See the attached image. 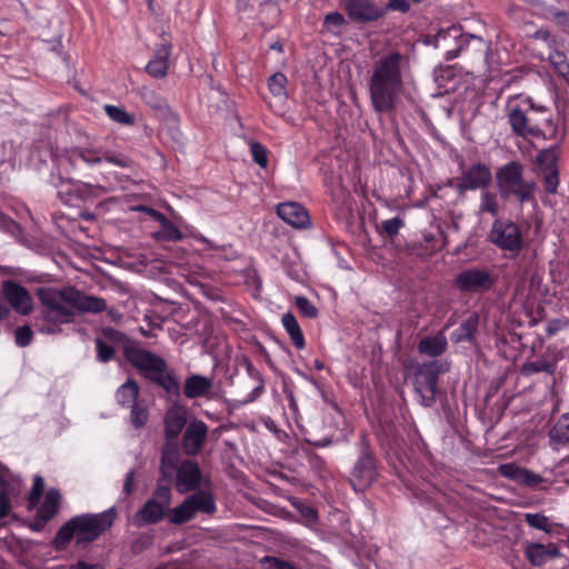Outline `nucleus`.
I'll list each match as a JSON object with an SVG mask.
<instances>
[{"label": "nucleus", "instance_id": "nucleus-1", "mask_svg": "<svg viewBox=\"0 0 569 569\" xmlns=\"http://www.w3.org/2000/svg\"><path fill=\"white\" fill-rule=\"evenodd\" d=\"M370 102L376 112L391 113L403 88L402 56L390 52L378 59L368 81Z\"/></svg>", "mask_w": 569, "mask_h": 569}, {"label": "nucleus", "instance_id": "nucleus-2", "mask_svg": "<svg viewBox=\"0 0 569 569\" xmlns=\"http://www.w3.org/2000/svg\"><path fill=\"white\" fill-rule=\"evenodd\" d=\"M116 517L114 508L99 513L74 516L59 528L51 540V547L57 551H64L73 539L77 546L91 543L113 526Z\"/></svg>", "mask_w": 569, "mask_h": 569}, {"label": "nucleus", "instance_id": "nucleus-3", "mask_svg": "<svg viewBox=\"0 0 569 569\" xmlns=\"http://www.w3.org/2000/svg\"><path fill=\"white\" fill-rule=\"evenodd\" d=\"M72 286L62 289L50 287L39 288L38 297L42 305L44 325L40 331L46 335H56L61 331V326L71 323L76 318V308L72 306Z\"/></svg>", "mask_w": 569, "mask_h": 569}, {"label": "nucleus", "instance_id": "nucleus-4", "mask_svg": "<svg viewBox=\"0 0 569 569\" xmlns=\"http://www.w3.org/2000/svg\"><path fill=\"white\" fill-rule=\"evenodd\" d=\"M124 357L147 379L164 391H179V380L160 356L139 346L130 345L124 348Z\"/></svg>", "mask_w": 569, "mask_h": 569}, {"label": "nucleus", "instance_id": "nucleus-5", "mask_svg": "<svg viewBox=\"0 0 569 569\" xmlns=\"http://www.w3.org/2000/svg\"><path fill=\"white\" fill-rule=\"evenodd\" d=\"M546 111L543 106H536L528 97H510L507 101L508 122L512 132L522 138H546L538 121L532 117V113Z\"/></svg>", "mask_w": 569, "mask_h": 569}, {"label": "nucleus", "instance_id": "nucleus-6", "mask_svg": "<svg viewBox=\"0 0 569 569\" xmlns=\"http://www.w3.org/2000/svg\"><path fill=\"white\" fill-rule=\"evenodd\" d=\"M501 196L516 197L520 202L529 201L536 190L535 181L523 179V167L517 161L502 166L496 173Z\"/></svg>", "mask_w": 569, "mask_h": 569}, {"label": "nucleus", "instance_id": "nucleus-7", "mask_svg": "<svg viewBox=\"0 0 569 569\" xmlns=\"http://www.w3.org/2000/svg\"><path fill=\"white\" fill-rule=\"evenodd\" d=\"M378 476L377 459L368 442L363 439L362 451L350 472L349 482L355 491L363 492L371 487Z\"/></svg>", "mask_w": 569, "mask_h": 569}, {"label": "nucleus", "instance_id": "nucleus-8", "mask_svg": "<svg viewBox=\"0 0 569 569\" xmlns=\"http://www.w3.org/2000/svg\"><path fill=\"white\" fill-rule=\"evenodd\" d=\"M492 243L502 250L518 252L522 248L519 228L509 220H496L489 233Z\"/></svg>", "mask_w": 569, "mask_h": 569}, {"label": "nucleus", "instance_id": "nucleus-9", "mask_svg": "<svg viewBox=\"0 0 569 569\" xmlns=\"http://www.w3.org/2000/svg\"><path fill=\"white\" fill-rule=\"evenodd\" d=\"M455 282L460 291L483 292L493 287L496 279L487 269L470 268L458 273Z\"/></svg>", "mask_w": 569, "mask_h": 569}, {"label": "nucleus", "instance_id": "nucleus-10", "mask_svg": "<svg viewBox=\"0 0 569 569\" xmlns=\"http://www.w3.org/2000/svg\"><path fill=\"white\" fill-rule=\"evenodd\" d=\"M558 147H551L541 150L536 158V163L540 174L543 178V186L547 192L556 193L559 184V170H558Z\"/></svg>", "mask_w": 569, "mask_h": 569}, {"label": "nucleus", "instance_id": "nucleus-11", "mask_svg": "<svg viewBox=\"0 0 569 569\" xmlns=\"http://www.w3.org/2000/svg\"><path fill=\"white\" fill-rule=\"evenodd\" d=\"M340 4L349 19L358 23L377 21L386 16V9H381L372 0H340Z\"/></svg>", "mask_w": 569, "mask_h": 569}, {"label": "nucleus", "instance_id": "nucleus-12", "mask_svg": "<svg viewBox=\"0 0 569 569\" xmlns=\"http://www.w3.org/2000/svg\"><path fill=\"white\" fill-rule=\"evenodd\" d=\"M390 396L391 393H368L367 400L388 436H392L395 432L393 419L397 417V408L390 401Z\"/></svg>", "mask_w": 569, "mask_h": 569}, {"label": "nucleus", "instance_id": "nucleus-13", "mask_svg": "<svg viewBox=\"0 0 569 569\" xmlns=\"http://www.w3.org/2000/svg\"><path fill=\"white\" fill-rule=\"evenodd\" d=\"M491 170L483 163H476L462 171L456 180V189L463 193L467 190H476L487 187L491 182Z\"/></svg>", "mask_w": 569, "mask_h": 569}, {"label": "nucleus", "instance_id": "nucleus-14", "mask_svg": "<svg viewBox=\"0 0 569 569\" xmlns=\"http://www.w3.org/2000/svg\"><path fill=\"white\" fill-rule=\"evenodd\" d=\"M202 472L197 461L183 460L177 468L176 488L179 492L196 490L201 482Z\"/></svg>", "mask_w": 569, "mask_h": 569}, {"label": "nucleus", "instance_id": "nucleus-15", "mask_svg": "<svg viewBox=\"0 0 569 569\" xmlns=\"http://www.w3.org/2000/svg\"><path fill=\"white\" fill-rule=\"evenodd\" d=\"M499 472L502 477L516 482L517 485L530 489L539 488L543 482L541 475L512 462L500 465Z\"/></svg>", "mask_w": 569, "mask_h": 569}, {"label": "nucleus", "instance_id": "nucleus-16", "mask_svg": "<svg viewBox=\"0 0 569 569\" xmlns=\"http://www.w3.org/2000/svg\"><path fill=\"white\" fill-rule=\"evenodd\" d=\"M2 290L7 301L18 313L28 315L32 311V299L24 287L12 280H6L2 283Z\"/></svg>", "mask_w": 569, "mask_h": 569}, {"label": "nucleus", "instance_id": "nucleus-17", "mask_svg": "<svg viewBox=\"0 0 569 569\" xmlns=\"http://www.w3.org/2000/svg\"><path fill=\"white\" fill-rule=\"evenodd\" d=\"M208 435V427L201 420L191 421L182 436V448L189 456L200 452Z\"/></svg>", "mask_w": 569, "mask_h": 569}, {"label": "nucleus", "instance_id": "nucleus-18", "mask_svg": "<svg viewBox=\"0 0 569 569\" xmlns=\"http://www.w3.org/2000/svg\"><path fill=\"white\" fill-rule=\"evenodd\" d=\"M475 38L472 34H462L460 28L458 27H449L446 30H440L435 38L436 47H446V42L450 39L457 42L455 48L448 49L446 52V59L452 60L459 56V52L462 50L463 46H466L470 39Z\"/></svg>", "mask_w": 569, "mask_h": 569}, {"label": "nucleus", "instance_id": "nucleus-19", "mask_svg": "<svg viewBox=\"0 0 569 569\" xmlns=\"http://www.w3.org/2000/svg\"><path fill=\"white\" fill-rule=\"evenodd\" d=\"M168 510L156 500L148 499L143 506L136 512L133 523L137 527L154 525L168 517Z\"/></svg>", "mask_w": 569, "mask_h": 569}, {"label": "nucleus", "instance_id": "nucleus-20", "mask_svg": "<svg viewBox=\"0 0 569 569\" xmlns=\"http://www.w3.org/2000/svg\"><path fill=\"white\" fill-rule=\"evenodd\" d=\"M277 213L284 222L295 228H303L309 223L307 210L297 202L280 203Z\"/></svg>", "mask_w": 569, "mask_h": 569}, {"label": "nucleus", "instance_id": "nucleus-21", "mask_svg": "<svg viewBox=\"0 0 569 569\" xmlns=\"http://www.w3.org/2000/svg\"><path fill=\"white\" fill-rule=\"evenodd\" d=\"M171 43L162 42L154 52V57L146 66V71L153 78H163L168 73Z\"/></svg>", "mask_w": 569, "mask_h": 569}, {"label": "nucleus", "instance_id": "nucleus-22", "mask_svg": "<svg viewBox=\"0 0 569 569\" xmlns=\"http://www.w3.org/2000/svg\"><path fill=\"white\" fill-rule=\"evenodd\" d=\"M72 306L80 312L100 313L107 310V301L102 298L88 296L82 293L77 288L72 287Z\"/></svg>", "mask_w": 569, "mask_h": 569}, {"label": "nucleus", "instance_id": "nucleus-23", "mask_svg": "<svg viewBox=\"0 0 569 569\" xmlns=\"http://www.w3.org/2000/svg\"><path fill=\"white\" fill-rule=\"evenodd\" d=\"M525 552L530 563L536 567H541L548 559L559 556V549L555 543H529Z\"/></svg>", "mask_w": 569, "mask_h": 569}, {"label": "nucleus", "instance_id": "nucleus-24", "mask_svg": "<svg viewBox=\"0 0 569 569\" xmlns=\"http://www.w3.org/2000/svg\"><path fill=\"white\" fill-rule=\"evenodd\" d=\"M60 501L61 495L59 490L50 488L47 491L44 501L38 508V520H41L39 528H43V526L57 515L60 507Z\"/></svg>", "mask_w": 569, "mask_h": 569}, {"label": "nucleus", "instance_id": "nucleus-25", "mask_svg": "<svg viewBox=\"0 0 569 569\" xmlns=\"http://www.w3.org/2000/svg\"><path fill=\"white\" fill-rule=\"evenodd\" d=\"M150 217L161 226V229L156 233L157 239L166 241H179L182 239V232L163 213L150 210Z\"/></svg>", "mask_w": 569, "mask_h": 569}, {"label": "nucleus", "instance_id": "nucleus-26", "mask_svg": "<svg viewBox=\"0 0 569 569\" xmlns=\"http://www.w3.org/2000/svg\"><path fill=\"white\" fill-rule=\"evenodd\" d=\"M194 515L202 512L206 515H212L217 510V505L213 495L207 490H198L187 497Z\"/></svg>", "mask_w": 569, "mask_h": 569}, {"label": "nucleus", "instance_id": "nucleus-27", "mask_svg": "<svg viewBox=\"0 0 569 569\" xmlns=\"http://www.w3.org/2000/svg\"><path fill=\"white\" fill-rule=\"evenodd\" d=\"M448 342L443 332L429 336L420 340L418 350L428 357H438L447 349Z\"/></svg>", "mask_w": 569, "mask_h": 569}, {"label": "nucleus", "instance_id": "nucleus-28", "mask_svg": "<svg viewBox=\"0 0 569 569\" xmlns=\"http://www.w3.org/2000/svg\"><path fill=\"white\" fill-rule=\"evenodd\" d=\"M187 420L183 413L169 410L164 418V432L168 442L176 441L186 427Z\"/></svg>", "mask_w": 569, "mask_h": 569}, {"label": "nucleus", "instance_id": "nucleus-29", "mask_svg": "<svg viewBox=\"0 0 569 569\" xmlns=\"http://www.w3.org/2000/svg\"><path fill=\"white\" fill-rule=\"evenodd\" d=\"M479 317L477 313L470 315L461 322L458 329L451 335V340L456 343L471 341L478 330Z\"/></svg>", "mask_w": 569, "mask_h": 569}, {"label": "nucleus", "instance_id": "nucleus-30", "mask_svg": "<svg viewBox=\"0 0 569 569\" xmlns=\"http://www.w3.org/2000/svg\"><path fill=\"white\" fill-rule=\"evenodd\" d=\"M121 398H127L131 406V422L136 428H141L148 420L147 406L139 399L140 393H120Z\"/></svg>", "mask_w": 569, "mask_h": 569}, {"label": "nucleus", "instance_id": "nucleus-31", "mask_svg": "<svg viewBox=\"0 0 569 569\" xmlns=\"http://www.w3.org/2000/svg\"><path fill=\"white\" fill-rule=\"evenodd\" d=\"M551 445H567L569 442V412L563 413L549 430Z\"/></svg>", "mask_w": 569, "mask_h": 569}, {"label": "nucleus", "instance_id": "nucleus-32", "mask_svg": "<svg viewBox=\"0 0 569 569\" xmlns=\"http://www.w3.org/2000/svg\"><path fill=\"white\" fill-rule=\"evenodd\" d=\"M194 512L192 507L186 498L178 507L168 510V519L170 523L173 525H183L189 522L194 518Z\"/></svg>", "mask_w": 569, "mask_h": 569}, {"label": "nucleus", "instance_id": "nucleus-33", "mask_svg": "<svg viewBox=\"0 0 569 569\" xmlns=\"http://www.w3.org/2000/svg\"><path fill=\"white\" fill-rule=\"evenodd\" d=\"M282 325H283L284 329L287 330L288 335L290 336L293 345L298 349H303L306 346V342H305L302 331L300 329V326L298 325L296 317L290 312L284 313L282 316Z\"/></svg>", "mask_w": 569, "mask_h": 569}, {"label": "nucleus", "instance_id": "nucleus-34", "mask_svg": "<svg viewBox=\"0 0 569 569\" xmlns=\"http://www.w3.org/2000/svg\"><path fill=\"white\" fill-rule=\"evenodd\" d=\"M556 370V362L548 361L546 359H539L531 362L523 363L521 371L522 373L530 376L537 372H547L549 375H553Z\"/></svg>", "mask_w": 569, "mask_h": 569}, {"label": "nucleus", "instance_id": "nucleus-35", "mask_svg": "<svg viewBox=\"0 0 569 569\" xmlns=\"http://www.w3.org/2000/svg\"><path fill=\"white\" fill-rule=\"evenodd\" d=\"M104 111L107 116L114 122L120 124H127L131 126L134 123V117L130 113H128L123 108L112 106V104H106Z\"/></svg>", "mask_w": 569, "mask_h": 569}, {"label": "nucleus", "instance_id": "nucleus-36", "mask_svg": "<svg viewBox=\"0 0 569 569\" xmlns=\"http://www.w3.org/2000/svg\"><path fill=\"white\" fill-rule=\"evenodd\" d=\"M211 387V379L201 375H191L184 381L183 391H209Z\"/></svg>", "mask_w": 569, "mask_h": 569}, {"label": "nucleus", "instance_id": "nucleus-37", "mask_svg": "<svg viewBox=\"0 0 569 569\" xmlns=\"http://www.w3.org/2000/svg\"><path fill=\"white\" fill-rule=\"evenodd\" d=\"M261 563L266 569H301L293 561L274 556H264L261 559Z\"/></svg>", "mask_w": 569, "mask_h": 569}, {"label": "nucleus", "instance_id": "nucleus-38", "mask_svg": "<svg viewBox=\"0 0 569 569\" xmlns=\"http://www.w3.org/2000/svg\"><path fill=\"white\" fill-rule=\"evenodd\" d=\"M287 83H288L287 77L281 72H277L271 76V78L269 79L268 86H269L270 92L274 97H286L287 96V91H286Z\"/></svg>", "mask_w": 569, "mask_h": 569}, {"label": "nucleus", "instance_id": "nucleus-39", "mask_svg": "<svg viewBox=\"0 0 569 569\" xmlns=\"http://www.w3.org/2000/svg\"><path fill=\"white\" fill-rule=\"evenodd\" d=\"M405 227V220L400 217H395L388 220L381 221L379 231L387 234L390 238L396 237L399 230Z\"/></svg>", "mask_w": 569, "mask_h": 569}, {"label": "nucleus", "instance_id": "nucleus-40", "mask_svg": "<svg viewBox=\"0 0 569 569\" xmlns=\"http://www.w3.org/2000/svg\"><path fill=\"white\" fill-rule=\"evenodd\" d=\"M525 521L535 529L542 530L547 533L551 532L549 519L541 513H526Z\"/></svg>", "mask_w": 569, "mask_h": 569}, {"label": "nucleus", "instance_id": "nucleus-41", "mask_svg": "<svg viewBox=\"0 0 569 569\" xmlns=\"http://www.w3.org/2000/svg\"><path fill=\"white\" fill-rule=\"evenodd\" d=\"M550 62L556 68L558 73L562 76L569 83V63L567 62L566 56L556 51L550 54Z\"/></svg>", "mask_w": 569, "mask_h": 569}, {"label": "nucleus", "instance_id": "nucleus-42", "mask_svg": "<svg viewBox=\"0 0 569 569\" xmlns=\"http://www.w3.org/2000/svg\"><path fill=\"white\" fill-rule=\"evenodd\" d=\"M480 212H488L492 216L498 213L497 196L492 192L485 191L481 193Z\"/></svg>", "mask_w": 569, "mask_h": 569}, {"label": "nucleus", "instance_id": "nucleus-43", "mask_svg": "<svg viewBox=\"0 0 569 569\" xmlns=\"http://www.w3.org/2000/svg\"><path fill=\"white\" fill-rule=\"evenodd\" d=\"M97 350V360L100 362H108L114 355V348L107 343L103 339L97 338L94 340Z\"/></svg>", "mask_w": 569, "mask_h": 569}, {"label": "nucleus", "instance_id": "nucleus-44", "mask_svg": "<svg viewBox=\"0 0 569 569\" xmlns=\"http://www.w3.org/2000/svg\"><path fill=\"white\" fill-rule=\"evenodd\" d=\"M151 500H156V502L162 505L164 508L169 509L171 503V488L168 485L158 483L157 488L153 491Z\"/></svg>", "mask_w": 569, "mask_h": 569}, {"label": "nucleus", "instance_id": "nucleus-45", "mask_svg": "<svg viewBox=\"0 0 569 569\" xmlns=\"http://www.w3.org/2000/svg\"><path fill=\"white\" fill-rule=\"evenodd\" d=\"M141 97L143 101L152 109L161 110L167 106L166 100L153 90L144 89L141 93Z\"/></svg>", "mask_w": 569, "mask_h": 569}, {"label": "nucleus", "instance_id": "nucleus-46", "mask_svg": "<svg viewBox=\"0 0 569 569\" xmlns=\"http://www.w3.org/2000/svg\"><path fill=\"white\" fill-rule=\"evenodd\" d=\"M296 306L302 316L307 318H316L318 315L317 308L306 297L299 296L296 298Z\"/></svg>", "mask_w": 569, "mask_h": 569}, {"label": "nucleus", "instance_id": "nucleus-47", "mask_svg": "<svg viewBox=\"0 0 569 569\" xmlns=\"http://www.w3.org/2000/svg\"><path fill=\"white\" fill-rule=\"evenodd\" d=\"M44 491V481L40 476L34 477L32 488L29 495V503L36 506L39 503Z\"/></svg>", "mask_w": 569, "mask_h": 569}, {"label": "nucleus", "instance_id": "nucleus-48", "mask_svg": "<svg viewBox=\"0 0 569 569\" xmlns=\"http://www.w3.org/2000/svg\"><path fill=\"white\" fill-rule=\"evenodd\" d=\"M250 150L254 162L260 167H266L268 162L267 149L259 142H252L250 144Z\"/></svg>", "mask_w": 569, "mask_h": 569}, {"label": "nucleus", "instance_id": "nucleus-49", "mask_svg": "<svg viewBox=\"0 0 569 569\" xmlns=\"http://www.w3.org/2000/svg\"><path fill=\"white\" fill-rule=\"evenodd\" d=\"M10 487L0 489V519L7 517L11 510Z\"/></svg>", "mask_w": 569, "mask_h": 569}, {"label": "nucleus", "instance_id": "nucleus-50", "mask_svg": "<svg viewBox=\"0 0 569 569\" xmlns=\"http://www.w3.org/2000/svg\"><path fill=\"white\" fill-rule=\"evenodd\" d=\"M33 332L30 327L22 326L16 330V343L19 347H27L32 340Z\"/></svg>", "mask_w": 569, "mask_h": 569}, {"label": "nucleus", "instance_id": "nucleus-51", "mask_svg": "<svg viewBox=\"0 0 569 569\" xmlns=\"http://www.w3.org/2000/svg\"><path fill=\"white\" fill-rule=\"evenodd\" d=\"M103 160L121 168H129L132 164V161L128 157L113 154L111 152L103 153Z\"/></svg>", "mask_w": 569, "mask_h": 569}, {"label": "nucleus", "instance_id": "nucleus-52", "mask_svg": "<svg viewBox=\"0 0 569 569\" xmlns=\"http://www.w3.org/2000/svg\"><path fill=\"white\" fill-rule=\"evenodd\" d=\"M295 506L299 513L308 521H316L318 519V512L312 506H309L303 502H299L298 505Z\"/></svg>", "mask_w": 569, "mask_h": 569}, {"label": "nucleus", "instance_id": "nucleus-53", "mask_svg": "<svg viewBox=\"0 0 569 569\" xmlns=\"http://www.w3.org/2000/svg\"><path fill=\"white\" fill-rule=\"evenodd\" d=\"M381 9H386V13L389 10L405 13L410 9V2L408 0H389L385 7H381Z\"/></svg>", "mask_w": 569, "mask_h": 569}, {"label": "nucleus", "instance_id": "nucleus-54", "mask_svg": "<svg viewBox=\"0 0 569 569\" xmlns=\"http://www.w3.org/2000/svg\"><path fill=\"white\" fill-rule=\"evenodd\" d=\"M74 154L90 166L100 163L103 160V156L102 157L97 156V153L94 151L79 150V151H76Z\"/></svg>", "mask_w": 569, "mask_h": 569}, {"label": "nucleus", "instance_id": "nucleus-55", "mask_svg": "<svg viewBox=\"0 0 569 569\" xmlns=\"http://www.w3.org/2000/svg\"><path fill=\"white\" fill-rule=\"evenodd\" d=\"M325 23L332 27H341L346 23V19L342 13L335 11L330 12L325 17Z\"/></svg>", "mask_w": 569, "mask_h": 569}, {"label": "nucleus", "instance_id": "nucleus-56", "mask_svg": "<svg viewBox=\"0 0 569 569\" xmlns=\"http://www.w3.org/2000/svg\"><path fill=\"white\" fill-rule=\"evenodd\" d=\"M151 545V538L141 537L132 543V551L138 553L147 549Z\"/></svg>", "mask_w": 569, "mask_h": 569}, {"label": "nucleus", "instance_id": "nucleus-57", "mask_svg": "<svg viewBox=\"0 0 569 569\" xmlns=\"http://www.w3.org/2000/svg\"><path fill=\"white\" fill-rule=\"evenodd\" d=\"M102 333L104 338L111 341H121L124 338L123 333L113 328H104Z\"/></svg>", "mask_w": 569, "mask_h": 569}, {"label": "nucleus", "instance_id": "nucleus-58", "mask_svg": "<svg viewBox=\"0 0 569 569\" xmlns=\"http://www.w3.org/2000/svg\"><path fill=\"white\" fill-rule=\"evenodd\" d=\"M133 483H134V471L130 470L126 475L124 483H123V492L126 496L131 495L133 490Z\"/></svg>", "mask_w": 569, "mask_h": 569}, {"label": "nucleus", "instance_id": "nucleus-59", "mask_svg": "<svg viewBox=\"0 0 569 569\" xmlns=\"http://www.w3.org/2000/svg\"><path fill=\"white\" fill-rule=\"evenodd\" d=\"M418 395L421 399V403L426 407H430L436 402V396L437 395L441 396L442 393H418Z\"/></svg>", "mask_w": 569, "mask_h": 569}, {"label": "nucleus", "instance_id": "nucleus-60", "mask_svg": "<svg viewBox=\"0 0 569 569\" xmlns=\"http://www.w3.org/2000/svg\"><path fill=\"white\" fill-rule=\"evenodd\" d=\"M557 22L569 31V12H557L555 14Z\"/></svg>", "mask_w": 569, "mask_h": 569}, {"label": "nucleus", "instance_id": "nucleus-61", "mask_svg": "<svg viewBox=\"0 0 569 569\" xmlns=\"http://www.w3.org/2000/svg\"><path fill=\"white\" fill-rule=\"evenodd\" d=\"M307 441L317 448H325L332 443V440L329 438H322L318 440L307 438Z\"/></svg>", "mask_w": 569, "mask_h": 569}, {"label": "nucleus", "instance_id": "nucleus-62", "mask_svg": "<svg viewBox=\"0 0 569 569\" xmlns=\"http://www.w3.org/2000/svg\"><path fill=\"white\" fill-rule=\"evenodd\" d=\"M69 569H98L97 565L79 560L78 562L70 565Z\"/></svg>", "mask_w": 569, "mask_h": 569}, {"label": "nucleus", "instance_id": "nucleus-63", "mask_svg": "<svg viewBox=\"0 0 569 569\" xmlns=\"http://www.w3.org/2000/svg\"><path fill=\"white\" fill-rule=\"evenodd\" d=\"M139 387L133 380H127L120 388L119 391H138Z\"/></svg>", "mask_w": 569, "mask_h": 569}, {"label": "nucleus", "instance_id": "nucleus-64", "mask_svg": "<svg viewBox=\"0 0 569 569\" xmlns=\"http://www.w3.org/2000/svg\"><path fill=\"white\" fill-rule=\"evenodd\" d=\"M197 240L206 244V248L208 249H218L219 246L214 244L211 240L206 238L204 236L197 237Z\"/></svg>", "mask_w": 569, "mask_h": 569}]
</instances>
